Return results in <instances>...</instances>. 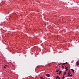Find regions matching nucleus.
<instances>
[{
    "instance_id": "obj_1",
    "label": "nucleus",
    "mask_w": 79,
    "mask_h": 79,
    "mask_svg": "<svg viewBox=\"0 0 79 79\" xmlns=\"http://www.w3.org/2000/svg\"><path fill=\"white\" fill-rule=\"evenodd\" d=\"M70 74H71V72H70V71L69 70L68 73V76H69Z\"/></svg>"
},
{
    "instance_id": "obj_2",
    "label": "nucleus",
    "mask_w": 79,
    "mask_h": 79,
    "mask_svg": "<svg viewBox=\"0 0 79 79\" xmlns=\"http://www.w3.org/2000/svg\"><path fill=\"white\" fill-rule=\"evenodd\" d=\"M79 61H77L76 63V65L77 66H79Z\"/></svg>"
},
{
    "instance_id": "obj_3",
    "label": "nucleus",
    "mask_w": 79,
    "mask_h": 79,
    "mask_svg": "<svg viewBox=\"0 0 79 79\" xmlns=\"http://www.w3.org/2000/svg\"><path fill=\"white\" fill-rule=\"evenodd\" d=\"M46 76H47V77H50V74H46Z\"/></svg>"
},
{
    "instance_id": "obj_4",
    "label": "nucleus",
    "mask_w": 79,
    "mask_h": 79,
    "mask_svg": "<svg viewBox=\"0 0 79 79\" xmlns=\"http://www.w3.org/2000/svg\"><path fill=\"white\" fill-rule=\"evenodd\" d=\"M67 62L64 63L63 64H62V65H64V64H67Z\"/></svg>"
},
{
    "instance_id": "obj_5",
    "label": "nucleus",
    "mask_w": 79,
    "mask_h": 79,
    "mask_svg": "<svg viewBox=\"0 0 79 79\" xmlns=\"http://www.w3.org/2000/svg\"><path fill=\"white\" fill-rule=\"evenodd\" d=\"M61 71H60L59 72V74L60 75V74H61Z\"/></svg>"
},
{
    "instance_id": "obj_6",
    "label": "nucleus",
    "mask_w": 79,
    "mask_h": 79,
    "mask_svg": "<svg viewBox=\"0 0 79 79\" xmlns=\"http://www.w3.org/2000/svg\"><path fill=\"white\" fill-rule=\"evenodd\" d=\"M56 79H58L59 78V76H56Z\"/></svg>"
},
{
    "instance_id": "obj_7",
    "label": "nucleus",
    "mask_w": 79,
    "mask_h": 79,
    "mask_svg": "<svg viewBox=\"0 0 79 79\" xmlns=\"http://www.w3.org/2000/svg\"><path fill=\"white\" fill-rule=\"evenodd\" d=\"M71 71H73V73H74V69H71Z\"/></svg>"
},
{
    "instance_id": "obj_8",
    "label": "nucleus",
    "mask_w": 79,
    "mask_h": 79,
    "mask_svg": "<svg viewBox=\"0 0 79 79\" xmlns=\"http://www.w3.org/2000/svg\"><path fill=\"white\" fill-rule=\"evenodd\" d=\"M40 78L41 79H45V78H44L43 77H40Z\"/></svg>"
},
{
    "instance_id": "obj_9",
    "label": "nucleus",
    "mask_w": 79,
    "mask_h": 79,
    "mask_svg": "<svg viewBox=\"0 0 79 79\" xmlns=\"http://www.w3.org/2000/svg\"><path fill=\"white\" fill-rule=\"evenodd\" d=\"M62 69H64V66H62Z\"/></svg>"
},
{
    "instance_id": "obj_10",
    "label": "nucleus",
    "mask_w": 79,
    "mask_h": 79,
    "mask_svg": "<svg viewBox=\"0 0 79 79\" xmlns=\"http://www.w3.org/2000/svg\"><path fill=\"white\" fill-rule=\"evenodd\" d=\"M66 74V72H64V75H65Z\"/></svg>"
},
{
    "instance_id": "obj_11",
    "label": "nucleus",
    "mask_w": 79,
    "mask_h": 79,
    "mask_svg": "<svg viewBox=\"0 0 79 79\" xmlns=\"http://www.w3.org/2000/svg\"><path fill=\"white\" fill-rule=\"evenodd\" d=\"M73 76V75L72 74H71V75H70L69 76H70V77H71Z\"/></svg>"
},
{
    "instance_id": "obj_12",
    "label": "nucleus",
    "mask_w": 79,
    "mask_h": 79,
    "mask_svg": "<svg viewBox=\"0 0 79 79\" xmlns=\"http://www.w3.org/2000/svg\"><path fill=\"white\" fill-rule=\"evenodd\" d=\"M58 71H59V70H57L56 71V73H58Z\"/></svg>"
},
{
    "instance_id": "obj_13",
    "label": "nucleus",
    "mask_w": 79,
    "mask_h": 79,
    "mask_svg": "<svg viewBox=\"0 0 79 79\" xmlns=\"http://www.w3.org/2000/svg\"><path fill=\"white\" fill-rule=\"evenodd\" d=\"M62 79H64V76H63V77H62Z\"/></svg>"
},
{
    "instance_id": "obj_14",
    "label": "nucleus",
    "mask_w": 79,
    "mask_h": 79,
    "mask_svg": "<svg viewBox=\"0 0 79 79\" xmlns=\"http://www.w3.org/2000/svg\"><path fill=\"white\" fill-rule=\"evenodd\" d=\"M66 69V71H67L68 70V69Z\"/></svg>"
},
{
    "instance_id": "obj_15",
    "label": "nucleus",
    "mask_w": 79,
    "mask_h": 79,
    "mask_svg": "<svg viewBox=\"0 0 79 79\" xmlns=\"http://www.w3.org/2000/svg\"><path fill=\"white\" fill-rule=\"evenodd\" d=\"M4 68H6V67L5 66H4Z\"/></svg>"
},
{
    "instance_id": "obj_16",
    "label": "nucleus",
    "mask_w": 79,
    "mask_h": 79,
    "mask_svg": "<svg viewBox=\"0 0 79 79\" xmlns=\"http://www.w3.org/2000/svg\"><path fill=\"white\" fill-rule=\"evenodd\" d=\"M68 67H67L65 68V69H68Z\"/></svg>"
},
{
    "instance_id": "obj_17",
    "label": "nucleus",
    "mask_w": 79,
    "mask_h": 79,
    "mask_svg": "<svg viewBox=\"0 0 79 79\" xmlns=\"http://www.w3.org/2000/svg\"><path fill=\"white\" fill-rule=\"evenodd\" d=\"M58 79H61V78H60V77H59Z\"/></svg>"
},
{
    "instance_id": "obj_18",
    "label": "nucleus",
    "mask_w": 79,
    "mask_h": 79,
    "mask_svg": "<svg viewBox=\"0 0 79 79\" xmlns=\"http://www.w3.org/2000/svg\"><path fill=\"white\" fill-rule=\"evenodd\" d=\"M60 65H61L62 64L60 63Z\"/></svg>"
},
{
    "instance_id": "obj_19",
    "label": "nucleus",
    "mask_w": 79,
    "mask_h": 79,
    "mask_svg": "<svg viewBox=\"0 0 79 79\" xmlns=\"http://www.w3.org/2000/svg\"><path fill=\"white\" fill-rule=\"evenodd\" d=\"M59 65H60V64H59Z\"/></svg>"
},
{
    "instance_id": "obj_20",
    "label": "nucleus",
    "mask_w": 79,
    "mask_h": 79,
    "mask_svg": "<svg viewBox=\"0 0 79 79\" xmlns=\"http://www.w3.org/2000/svg\"><path fill=\"white\" fill-rule=\"evenodd\" d=\"M48 65H49V66H50V64H48Z\"/></svg>"
},
{
    "instance_id": "obj_21",
    "label": "nucleus",
    "mask_w": 79,
    "mask_h": 79,
    "mask_svg": "<svg viewBox=\"0 0 79 79\" xmlns=\"http://www.w3.org/2000/svg\"><path fill=\"white\" fill-rule=\"evenodd\" d=\"M5 66H7V65H5Z\"/></svg>"
}]
</instances>
